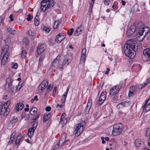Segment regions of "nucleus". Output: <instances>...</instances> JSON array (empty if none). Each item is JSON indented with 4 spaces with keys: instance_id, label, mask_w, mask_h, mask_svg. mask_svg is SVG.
<instances>
[{
    "instance_id": "obj_1",
    "label": "nucleus",
    "mask_w": 150,
    "mask_h": 150,
    "mask_svg": "<svg viewBox=\"0 0 150 150\" xmlns=\"http://www.w3.org/2000/svg\"><path fill=\"white\" fill-rule=\"evenodd\" d=\"M138 49L136 41L133 40H127L124 46V51L127 56L133 58L135 56L136 51Z\"/></svg>"
},
{
    "instance_id": "obj_2",
    "label": "nucleus",
    "mask_w": 150,
    "mask_h": 150,
    "mask_svg": "<svg viewBox=\"0 0 150 150\" xmlns=\"http://www.w3.org/2000/svg\"><path fill=\"white\" fill-rule=\"evenodd\" d=\"M150 32L149 29L147 27L141 28L137 35V40L140 42L142 41L146 35Z\"/></svg>"
},
{
    "instance_id": "obj_3",
    "label": "nucleus",
    "mask_w": 150,
    "mask_h": 150,
    "mask_svg": "<svg viewBox=\"0 0 150 150\" xmlns=\"http://www.w3.org/2000/svg\"><path fill=\"white\" fill-rule=\"evenodd\" d=\"M9 48V46L8 45H5L2 48L1 55L3 56L1 62L3 65L5 64L7 62V59L9 56V53L8 52Z\"/></svg>"
},
{
    "instance_id": "obj_4",
    "label": "nucleus",
    "mask_w": 150,
    "mask_h": 150,
    "mask_svg": "<svg viewBox=\"0 0 150 150\" xmlns=\"http://www.w3.org/2000/svg\"><path fill=\"white\" fill-rule=\"evenodd\" d=\"M54 5L53 0H43L40 3V9L43 12H45L49 8L52 7Z\"/></svg>"
},
{
    "instance_id": "obj_5",
    "label": "nucleus",
    "mask_w": 150,
    "mask_h": 150,
    "mask_svg": "<svg viewBox=\"0 0 150 150\" xmlns=\"http://www.w3.org/2000/svg\"><path fill=\"white\" fill-rule=\"evenodd\" d=\"M72 56V54L71 53H68L65 56V58L64 59L62 63L59 65L58 67L60 71H62L64 67L68 65L71 62L73 57Z\"/></svg>"
},
{
    "instance_id": "obj_6",
    "label": "nucleus",
    "mask_w": 150,
    "mask_h": 150,
    "mask_svg": "<svg viewBox=\"0 0 150 150\" xmlns=\"http://www.w3.org/2000/svg\"><path fill=\"white\" fill-rule=\"evenodd\" d=\"M124 125L120 123L115 124L113 126L112 134L113 136L120 135L122 132L124 128Z\"/></svg>"
},
{
    "instance_id": "obj_7",
    "label": "nucleus",
    "mask_w": 150,
    "mask_h": 150,
    "mask_svg": "<svg viewBox=\"0 0 150 150\" xmlns=\"http://www.w3.org/2000/svg\"><path fill=\"white\" fill-rule=\"evenodd\" d=\"M11 103V101L8 100L2 106L0 110V115H3L4 117H6L9 112V110L8 108Z\"/></svg>"
},
{
    "instance_id": "obj_8",
    "label": "nucleus",
    "mask_w": 150,
    "mask_h": 150,
    "mask_svg": "<svg viewBox=\"0 0 150 150\" xmlns=\"http://www.w3.org/2000/svg\"><path fill=\"white\" fill-rule=\"evenodd\" d=\"M86 122L85 121H83L80 123L78 124L76 127L74 132L75 134H77L78 136L84 130Z\"/></svg>"
},
{
    "instance_id": "obj_9",
    "label": "nucleus",
    "mask_w": 150,
    "mask_h": 150,
    "mask_svg": "<svg viewBox=\"0 0 150 150\" xmlns=\"http://www.w3.org/2000/svg\"><path fill=\"white\" fill-rule=\"evenodd\" d=\"M60 56L58 55L56 58L54 59L52 62L51 65L50 67V69H52V70L54 71L55 70L56 68L57 69H59L58 66L59 64V59Z\"/></svg>"
},
{
    "instance_id": "obj_10",
    "label": "nucleus",
    "mask_w": 150,
    "mask_h": 150,
    "mask_svg": "<svg viewBox=\"0 0 150 150\" xmlns=\"http://www.w3.org/2000/svg\"><path fill=\"white\" fill-rule=\"evenodd\" d=\"M122 83L120 82L119 85H116L111 89L110 91V94L112 96H114L118 93L120 89L122 87Z\"/></svg>"
},
{
    "instance_id": "obj_11",
    "label": "nucleus",
    "mask_w": 150,
    "mask_h": 150,
    "mask_svg": "<svg viewBox=\"0 0 150 150\" xmlns=\"http://www.w3.org/2000/svg\"><path fill=\"white\" fill-rule=\"evenodd\" d=\"M48 85V81L47 80H44L38 86V91L42 92L46 88Z\"/></svg>"
},
{
    "instance_id": "obj_12",
    "label": "nucleus",
    "mask_w": 150,
    "mask_h": 150,
    "mask_svg": "<svg viewBox=\"0 0 150 150\" xmlns=\"http://www.w3.org/2000/svg\"><path fill=\"white\" fill-rule=\"evenodd\" d=\"M143 53L146 60L150 61V48H147L144 49Z\"/></svg>"
},
{
    "instance_id": "obj_13",
    "label": "nucleus",
    "mask_w": 150,
    "mask_h": 150,
    "mask_svg": "<svg viewBox=\"0 0 150 150\" xmlns=\"http://www.w3.org/2000/svg\"><path fill=\"white\" fill-rule=\"evenodd\" d=\"M65 38L64 34L62 33H60L57 35L55 39V41L57 42H60L62 41Z\"/></svg>"
},
{
    "instance_id": "obj_14",
    "label": "nucleus",
    "mask_w": 150,
    "mask_h": 150,
    "mask_svg": "<svg viewBox=\"0 0 150 150\" xmlns=\"http://www.w3.org/2000/svg\"><path fill=\"white\" fill-rule=\"evenodd\" d=\"M91 100H88L85 108V114H87L89 113L91 106Z\"/></svg>"
},
{
    "instance_id": "obj_15",
    "label": "nucleus",
    "mask_w": 150,
    "mask_h": 150,
    "mask_svg": "<svg viewBox=\"0 0 150 150\" xmlns=\"http://www.w3.org/2000/svg\"><path fill=\"white\" fill-rule=\"evenodd\" d=\"M45 50V45L44 44H41L39 45L37 49V52L38 54H40L43 52Z\"/></svg>"
},
{
    "instance_id": "obj_16",
    "label": "nucleus",
    "mask_w": 150,
    "mask_h": 150,
    "mask_svg": "<svg viewBox=\"0 0 150 150\" xmlns=\"http://www.w3.org/2000/svg\"><path fill=\"white\" fill-rule=\"evenodd\" d=\"M83 26L82 25H80L77 28L75 32L74 35L75 36H78L81 34L83 30Z\"/></svg>"
},
{
    "instance_id": "obj_17",
    "label": "nucleus",
    "mask_w": 150,
    "mask_h": 150,
    "mask_svg": "<svg viewBox=\"0 0 150 150\" xmlns=\"http://www.w3.org/2000/svg\"><path fill=\"white\" fill-rule=\"evenodd\" d=\"M69 89V87H68L66 90L65 93L63 95L61 99V102L62 103H64L65 102L66 98L67 96L68 92Z\"/></svg>"
},
{
    "instance_id": "obj_18",
    "label": "nucleus",
    "mask_w": 150,
    "mask_h": 150,
    "mask_svg": "<svg viewBox=\"0 0 150 150\" xmlns=\"http://www.w3.org/2000/svg\"><path fill=\"white\" fill-rule=\"evenodd\" d=\"M136 31L135 28L134 26H131L127 30V35L129 36L132 35Z\"/></svg>"
},
{
    "instance_id": "obj_19",
    "label": "nucleus",
    "mask_w": 150,
    "mask_h": 150,
    "mask_svg": "<svg viewBox=\"0 0 150 150\" xmlns=\"http://www.w3.org/2000/svg\"><path fill=\"white\" fill-rule=\"evenodd\" d=\"M149 99L147 101L145 105L142 107V109L143 110V111H145L146 112H147L150 110V104L149 103L147 104L148 101L149 100Z\"/></svg>"
},
{
    "instance_id": "obj_20",
    "label": "nucleus",
    "mask_w": 150,
    "mask_h": 150,
    "mask_svg": "<svg viewBox=\"0 0 150 150\" xmlns=\"http://www.w3.org/2000/svg\"><path fill=\"white\" fill-rule=\"evenodd\" d=\"M24 105L22 103H17L16 108V111L21 110L23 108Z\"/></svg>"
},
{
    "instance_id": "obj_21",
    "label": "nucleus",
    "mask_w": 150,
    "mask_h": 150,
    "mask_svg": "<svg viewBox=\"0 0 150 150\" xmlns=\"http://www.w3.org/2000/svg\"><path fill=\"white\" fill-rule=\"evenodd\" d=\"M127 103L126 101L122 102L118 104L117 106V108L119 110L123 108L126 106Z\"/></svg>"
},
{
    "instance_id": "obj_22",
    "label": "nucleus",
    "mask_w": 150,
    "mask_h": 150,
    "mask_svg": "<svg viewBox=\"0 0 150 150\" xmlns=\"http://www.w3.org/2000/svg\"><path fill=\"white\" fill-rule=\"evenodd\" d=\"M35 130V129L32 128H30L29 129L28 132V135L30 138H31L33 136Z\"/></svg>"
},
{
    "instance_id": "obj_23",
    "label": "nucleus",
    "mask_w": 150,
    "mask_h": 150,
    "mask_svg": "<svg viewBox=\"0 0 150 150\" xmlns=\"http://www.w3.org/2000/svg\"><path fill=\"white\" fill-rule=\"evenodd\" d=\"M134 91L135 88L134 87H130L128 93L129 96H132L134 94Z\"/></svg>"
},
{
    "instance_id": "obj_24",
    "label": "nucleus",
    "mask_w": 150,
    "mask_h": 150,
    "mask_svg": "<svg viewBox=\"0 0 150 150\" xmlns=\"http://www.w3.org/2000/svg\"><path fill=\"white\" fill-rule=\"evenodd\" d=\"M28 34L30 36H33L35 35V30L33 29H30L28 32Z\"/></svg>"
},
{
    "instance_id": "obj_25",
    "label": "nucleus",
    "mask_w": 150,
    "mask_h": 150,
    "mask_svg": "<svg viewBox=\"0 0 150 150\" xmlns=\"http://www.w3.org/2000/svg\"><path fill=\"white\" fill-rule=\"evenodd\" d=\"M7 29L9 33L12 35H15L16 33V31L14 29L10 27L7 28Z\"/></svg>"
},
{
    "instance_id": "obj_26",
    "label": "nucleus",
    "mask_w": 150,
    "mask_h": 150,
    "mask_svg": "<svg viewBox=\"0 0 150 150\" xmlns=\"http://www.w3.org/2000/svg\"><path fill=\"white\" fill-rule=\"evenodd\" d=\"M23 138V136L22 135H19L17 137L16 140L15 142L16 145H18L19 144V143Z\"/></svg>"
},
{
    "instance_id": "obj_27",
    "label": "nucleus",
    "mask_w": 150,
    "mask_h": 150,
    "mask_svg": "<svg viewBox=\"0 0 150 150\" xmlns=\"http://www.w3.org/2000/svg\"><path fill=\"white\" fill-rule=\"evenodd\" d=\"M37 111V108L35 107L32 108L30 111V113L31 115H34L36 113Z\"/></svg>"
},
{
    "instance_id": "obj_28",
    "label": "nucleus",
    "mask_w": 150,
    "mask_h": 150,
    "mask_svg": "<svg viewBox=\"0 0 150 150\" xmlns=\"http://www.w3.org/2000/svg\"><path fill=\"white\" fill-rule=\"evenodd\" d=\"M13 81V80L11 77H8L6 79V84H8V85L12 84Z\"/></svg>"
},
{
    "instance_id": "obj_29",
    "label": "nucleus",
    "mask_w": 150,
    "mask_h": 150,
    "mask_svg": "<svg viewBox=\"0 0 150 150\" xmlns=\"http://www.w3.org/2000/svg\"><path fill=\"white\" fill-rule=\"evenodd\" d=\"M51 114L49 113L46 115H45L43 118V122H45L48 120L51 116Z\"/></svg>"
},
{
    "instance_id": "obj_30",
    "label": "nucleus",
    "mask_w": 150,
    "mask_h": 150,
    "mask_svg": "<svg viewBox=\"0 0 150 150\" xmlns=\"http://www.w3.org/2000/svg\"><path fill=\"white\" fill-rule=\"evenodd\" d=\"M8 91L11 93H13V92L14 90V87L12 84L8 85Z\"/></svg>"
},
{
    "instance_id": "obj_31",
    "label": "nucleus",
    "mask_w": 150,
    "mask_h": 150,
    "mask_svg": "<svg viewBox=\"0 0 150 150\" xmlns=\"http://www.w3.org/2000/svg\"><path fill=\"white\" fill-rule=\"evenodd\" d=\"M141 142H142L140 139H137L135 142V146L137 147H139L141 144Z\"/></svg>"
},
{
    "instance_id": "obj_32",
    "label": "nucleus",
    "mask_w": 150,
    "mask_h": 150,
    "mask_svg": "<svg viewBox=\"0 0 150 150\" xmlns=\"http://www.w3.org/2000/svg\"><path fill=\"white\" fill-rule=\"evenodd\" d=\"M59 23L60 22L59 21L56 20L55 21L54 23V25L53 26V28L54 29H56L58 27Z\"/></svg>"
},
{
    "instance_id": "obj_33",
    "label": "nucleus",
    "mask_w": 150,
    "mask_h": 150,
    "mask_svg": "<svg viewBox=\"0 0 150 150\" xmlns=\"http://www.w3.org/2000/svg\"><path fill=\"white\" fill-rule=\"evenodd\" d=\"M18 121V118L16 117H14L10 121V123L11 124H13L16 122Z\"/></svg>"
},
{
    "instance_id": "obj_34",
    "label": "nucleus",
    "mask_w": 150,
    "mask_h": 150,
    "mask_svg": "<svg viewBox=\"0 0 150 150\" xmlns=\"http://www.w3.org/2000/svg\"><path fill=\"white\" fill-rule=\"evenodd\" d=\"M106 93L105 92L102 93H101L100 98L103 100H105L106 98Z\"/></svg>"
},
{
    "instance_id": "obj_35",
    "label": "nucleus",
    "mask_w": 150,
    "mask_h": 150,
    "mask_svg": "<svg viewBox=\"0 0 150 150\" xmlns=\"http://www.w3.org/2000/svg\"><path fill=\"white\" fill-rule=\"evenodd\" d=\"M27 54V52L25 50H23L21 53V57L22 58H25Z\"/></svg>"
},
{
    "instance_id": "obj_36",
    "label": "nucleus",
    "mask_w": 150,
    "mask_h": 150,
    "mask_svg": "<svg viewBox=\"0 0 150 150\" xmlns=\"http://www.w3.org/2000/svg\"><path fill=\"white\" fill-rule=\"evenodd\" d=\"M114 6V10L115 11L117 10L119 8V7L118 6V3L117 1H115L113 3Z\"/></svg>"
},
{
    "instance_id": "obj_37",
    "label": "nucleus",
    "mask_w": 150,
    "mask_h": 150,
    "mask_svg": "<svg viewBox=\"0 0 150 150\" xmlns=\"http://www.w3.org/2000/svg\"><path fill=\"white\" fill-rule=\"evenodd\" d=\"M11 66L12 68L16 69L18 67V64L16 63H14L12 62L11 64Z\"/></svg>"
},
{
    "instance_id": "obj_38",
    "label": "nucleus",
    "mask_w": 150,
    "mask_h": 150,
    "mask_svg": "<svg viewBox=\"0 0 150 150\" xmlns=\"http://www.w3.org/2000/svg\"><path fill=\"white\" fill-rule=\"evenodd\" d=\"M104 100H103L102 99L99 98V100L98 102V105H101L103 104Z\"/></svg>"
},
{
    "instance_id": "obj_39",
    "label": "nucleus",
    "mask_w": 150,
    "mask_h": 150,
    "mask_svg": "<svg viewBox=\"0 0 150 150\" xmlns=\"http://www.w3.org/2000/svg\"><path fill=\"white\" fill-rule=\"evenodd\" d=\"M147 84L148 83H143L140 85L139 86V88L142 89L145 87Z\"/></svg>"
},
{
    "instance_id": "obj_40",
    "label": "nucleus",
    "mask_w": 150,
    "mask_h": 150,
    "mask_svg": "<svg viewBox=\"0 0 150 150\" xmlns=\"http://www.w3.org/2000/svg\"><path fill=\"white\" fill-rule=\"evenodd\" d=\"M45 56L43 54H42L39 58V62H41L44 59Z\"/></svg>"
},
{
    "instance_id": "obj_41",
    "label": "nucleus",
    "mask_w": 150,
    "mask_h": 150,
    "mask_svg": "<svg viewBox=\"0 0 150 150\" xmlns=\"http://www.w3.org/2000/svg\"><path fill=\"white\" fill-rule=\"evenodd\" d=\"M33 18V16L31 15L28 14L27 16V17L26 18L27 20L28 21H30L31 20V19Z\"/></svg>"
},
{
    "instance_id": "obj_42",
    "label": "nucleus",
    "mask_w": 150,
    "mask_h": 150,
    "mask_svg": "<svg viewBox=\"0 0 150 150\" xmlns=\"http://www.w3.org/2000/svg\"><path fill=\"white\" fill-rule=\"evenodd\" d=\"M74 32V29L73 28H71L70 30L67 31V33L69 36H71L72 35V33Z\"/></svg>"
},
{
    "instance_id": "obj_43",
    "label": "nucleus",
    "mask_w": 150,
    "mask_h": 150,
    "mask_svg": "<svg viewBox=\"0 0 150 150\" xmlns=\"http://www.w3.org/2000/svg\"><path fill=\"white\" fill-rule=\"evenodd\" d=\"M37 125V122H36V121L34 122L33 123V125L32 128L35 130L36 128Z\"/></svg>"
},
{
    "instance_id": "obj_44",
    "label": "nucleus",
    "mask_w": 150,
    "mask_h": 150,
    "mask_svg": "<svg viewBox=\"0 0 150 150\" xmlns=\"http://www.w3.org/2000/svg\"><path fill=\"white\" fill-rule=\"evenodd\" d=\"M110 1V0H105L104 1V4L107 6H108Z\"/></svg>"
},
{
    "instance_id": "obj_45",
    "label": "nucleus",
    "mask_w": 150,
    "mask_h": 150,
    "mask_svg": "<svg viewBox=\"0 0 150 150\" xmlns=\"http://www.w3.org/2000/svg\"><path fill=\"white\" fill-rule=\"evenodd\" d=\"M39 21L36 19V17H35V19L34 24L35 26H37L39 24Z\"/></svg>"
},
{
    "instance_id": "obj_46",
    "label": "nucleus",
    "mask_w": 150,
    "mask_h": 150,
    "mask_svg": "<svg viewBox=\"0 0 150 150\" xmlns=\"http://www.w3.org/2000/svg\"><path fill=\"white\" fill-rule=\"evenodd\" d=\"M150 135V129L149 128L147 129L146 131V136L148 137Z\"/></svg>"
},
{
    "instance_id": "obj_47",
    "label": "nucleus",
    "mask_w": 150,
    "mask_h": 150,
    "mask_svg": "<svg viewBox=\"0 0 150 150\" xmlns=\"http://www.w3.org/2000/svg\"><path fill=\"white\" fill-rule=\"evenodd\" d=\"M66 115L65 113H62L60 118L61 122L63 121V119L64 118V117L66 116Z\"/></svg>"
},
{
    "instance_id": "obj_48",
    "label": "nucleus",
    "mask_w": 150,
    "mask_h": 150,
    "mask_svg": "<svg viewBox=\"0 0 150 150\" xmlns=\"http://www.w3.org/2000/svg\"><path fill=\"white\" fill-rule=\"evenodd\" d=\"M86 50L85 48H83L82 51V55H86Z\"/></svg>"
},
{
    "instance_id": "obj_49",
    "label": "nucleus",
    "mask_w": 150,
    "mask_h": 150,
    "mask_svg": "<svg viewBox=\"0 0 150 150\" xmlns=\"http://www.w3.org/2000/svg\"><path fill=\"white\" fill-rule=\"evenodd\" d=\"M43 29L47 32L48 33L50 30V28H47L46 27H45L43 28Z\"/></svg>"
},
{
    "instance_id": "obj_50",
    "label": "nucleus",
    "mask_w": 150,
    "mask_h": 150,
    "mask_svg": "<svg viewBox=\"0 0 150 150\" xmlns=\"http://www.w3.org/2000/svg\"><path fill=\"white\" fill-rule=\"evenodd\" d=\"M85 57H86V55H81V60L82 61L84 62L85 60Z\"/></svg>"
},
{
    "instance_id": "obj_51",
    "label": "nucleus",
    "mask_w": 150,
    "mask_h": 150,
    "mask_svg": "<svg viewBox=\"0 0 150 150\" xmlns=\"http://www.w3.org/2000/svg\"><path fill=\"white\" fill-rule=\"evenodd\" d=\"M14 140V138H13V139H12V138L11 139H10V140L8 142V145H10L11 144L13 143Z\"/></svg>"
},
{
    "instance_id": "obj_52",
    "label": "nucleus",
    "mask_w": 150,
    "mask_h": 150,
    "mask_svg": "<svg viewBox=\"0 0 150 150\" xmlns=\"http://www.w3.org/2000/svg\"><path fill=\"white\" fill-rule=\"evenodd\" d=\"M10 20H9V22H11L13 21V16L12 14H11L9 16Z\"/></svg>"
},
{
    "instance_id": "obj_53",
    "label": "nucleus",
    "mask_w": 150,
    "mask_h": 150,
    "mask_svg": "<svg viewBox=\"0 0 150 150\" xmlns=\"http://www.w3.org/2000/svg\"><path fill=\"white\" fill-rule=\"evenodd\" d=\"M51 107L50 106L47 107L45 109V110L47 111H49L51 110Z\"/></svg>"
},
{
    "instance_id": "obj_54",
    "label": "nucleus",
    "mask_w": 150,
    "mask_h": 150,
    "mask_svg": "<svg viewBox=\"0 0 150 150\" xmlns=\"http://www.w3.org/2000/svg\"><path fill=\"white\" fill-rule=\"evenodd\" d=\"M40 113L38 112L37 116L35 118H33V120H37L38 118V117H39V116H40Z\"/></svg>"
},
{
    "instance_id": "obj_55",
    "label": "nucleus",
    "mask_w": 150,
    "mask_h": 150,
    "mask_svg": "<svg viewBox=\"0 0 150 150\" xmlns=\"http://www.w3.org/2000/svg\"><path fill=\"white\" fill-rule=\"evenodd\" d=\"M52 88V87L50 85H49L47 87V91H49L51 90V89Z\"/></svg>"
},
{
    "instance_id": "obj_56",
    "label": "nucleus",
    "mask_w": 150,
    "mask_h": 150,
    "mask_svg": "<svg viewBox=\"0 0 150 150\" xmlns=\"http://www.w3.org/2000/svg\"><path fill=\"white\" fill-rule=\"evenodd\" d=\"M107 70L105 72V74H108V72L110 70V69L109 68H108L106 69Z\"/></svg>"
},
{
    "instance_id": "obj_57",
    "label": "nucleus",
    "mask_w": 150,
    "mask_h": 150,
    "mask_svg": "<svg viewBox=\"0 0 150 150\" xmlns=\"http://www.w3.org/2000/svg\"><path fill=\"white\" fill-rule=\"evenodd\" d=\"M101 139L102 140V143L103 144H104L105 143V141L104 140V137H101Z\"/></svg>"
},
{
    "instance_id": "obj_58",
    "label": "nucleus",
    "mask_w": 150,
    "mask_h": 150,
    "mask_svg": "<svg viewBox=\"0 0 150 150\" xmlns=\"http://www.w3.org/2000/svg\"><path fill=\"white\" fill-rule=\"evenodd\" d=\"M63 106V105H59V104H57V105L56 107L57 108H58L59 107L60 108H62V107Z\"/></svg>"
},
{
    "instance_id": "obj_59",
    "label": "nucleus",
    "mask_w": 150,
    "mask_h": 150,
    "mask_svg": "<svg viewBox=\"0 0 150 150\" xmlns=\"http://www.w3.org/2000/svg\"><path fill=\"white\" fill-rule=\"evenodd\" d=\"M24 117L26 118V120H28L29 118V116L28 115H26L24 116Z\"/></svg>"
},
{
    "instance_id": "obj_60",
    "label": "nucleus",
    "mask_w": 150,
    "mask_h": 150,
    "mask_svg": "<svg viewBox=\"0 0 150 150\" xmlns=\"http://www.w3.org/2000/svg\"><path fill=\"white\" fill-rule=\"evenodd\" d=\"M93 6H90L88 10L89 12H91L92 11Z\"/></svg>"
},
{
    "instance_id": "obj_61",
    "label": "nucleus",
    "mask_w": 150,
    "mask_h": 150,
    "mask_svg": "<svg viewBox=\"0 0 150 150\" xmlns=\"http://www.w3.org/2000/svg\"><path fill=\"white\" fill-rule=\"evenodd\" d=\"M59 144L56 145L54 149L56 150V149H57V148H59Z\"/></svg>"
},
{
    "instance_id": "obj_62",
    "label": "nucleus",
    "mask_w": 150,
    "mask_h": 150,
    "mask_svg": "<svg viewBox=\"0 0 150 150\" xmlns=\"http://www.w3.org/2000/svg\"><path fill=\"white\" fill-rule=\"evenodd\" d=\"M21 87L22 86L19 85V84L17 87V89H18V90L19 91L20 89L21 88Z\"/></svg>"
},
{
    "instance_id": "obj_63",
    "label": "nucleus",
    "mask_w": 150,
    "mask_h": 150,
    "mask_svg": "<svg viewBox=\"0 0 150 150\" xmlns=\"http://www.w3.org/2000/svg\"><path fill=\"white\" fill-rule=\"evenodd\" d=\"M121 1L122 2V5L123 6H125L126 4L125 2L123 1V0H122Z\"/></svg>"
},
{
    "instance_id": "obj_64",
    "label": "nucleus",
    "mask_w": 150,
    "mask_h": 150,
    "mask_svg": "<svg viewBox=\"0 0 150 150\" xmlns=\"http://www.w3.org/2000/svg\"><path fill=\"white\" fill-rule=\"evenodd\" d=\"M34 99L35 100L38 101V99L37 98V96H35Z\"/></svg>"
}]
</instances>
